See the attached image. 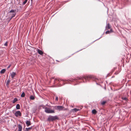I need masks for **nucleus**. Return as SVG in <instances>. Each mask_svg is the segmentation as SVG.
I'll use <instances>...</instances> for the list:
<instances>
[{"mask_svg":"<svg viewBox=\"0 0 131 131\" xmlns=\"http://www.w3.org/2000/svg\"><path fill=\"white\" fill-rule=\"evenodd\" d=\"M43 108L45 109V112L47 113H55L54 110H51L50 107H48L44 106L43 107Z\"/></svg>","mask_w":131,"mask_h":131,"instance_id":"obj_1","label":"nucleus"},{"mask_svg":"<svg viewBox=\"0 0 131 131\" xmlns=\"http://www.w3.org/2000/svg\"><path fill=\"white\" fill-rule=\"evenodd\" d=\"M55 109L59 111L67 110H68L67 108H65L62 106H56L54 107Z\"/></svg>","mask_w":131,"mask_h":131,"instance_id":"obj_2","label":"nucleus"},{"mask_svg":"<svg viewBox=\"0 0 131 131\" xmlns=\"http://www.w3.org/2000/svg\"><path fill=\"white\" fill-rule=\"evenodd\" d=\"M58 117L56 116H49L48 118L47 121H53L54 120L58 119Z\"/></svg>","mask_w":131,"mask_h":131,"instance_id":"obj_3","label":"nucleus"},{"mask_svg":"<svg viewBox=\"0 0 131 131\" xmlns=\"http://www.w3.org/2000/svg\"><path fill=\"white\" fill-rule=\"evenodd\" d=\"M94 77L93 75H89L85 77L84 79L85 80H89L90 79H93Z\"/></svg>","mask_w":131,"mask_h":131,"instance_id":"obj_4","label":"nucleus"},{"mask_svg":"<svg viewBox=\"0 0 131 131\" xmlns=\"http://www.w3.org/2000/svg\"><path fill=\"white\" fill-rule=\"evenodd\" d=\"M15 115L16 117H18V116H21V113L19 111H17L15 113Z\"/></svg>","mask_w":131,"mask_h":131,"instance_id":"obj_5","label":"nucleus"},{"mask_svg":"<svg viewBox=\"0 0 131 131\" xmlns=\"http://www.w3.org/2000/svg\"><path fill=\"white\" fill-rule=\"evenodd\" d=\"M16 13H14L12 14H10L9 15V17L8 18L9 20V21H10L16 15Z\"/></svg>","mask_w":131,"mask_h":131,"instance_id":"obj_6","label":"nucleus"},{"mask_svg":"<svg viewBox=\"0 0 131 131\" xmlns=\"http://www.w3.org/2000/svg\"><path fill=\"white\" fill-rule=\"evenodd\" d=\"M112 29L111 28V26L109 23L107 24L106 26V29L108 30L109 29Z\"/></svg>","mask_w":131,"mask_h":131,"instance_id":"obj_7","label":"nucleus"},{"mask_svg":"<svg viewBox=\"0 0 131 131\" xmlns=\"http://www.w3.org/2000/svg\"><path fill=\"white\" fill-rule=\"evenodd\" d=\"M37 51L38 53L41 55H42L43 54V52L39 49H37Z\"/></svg>","mask_w":131,"mask_h":131,"instance_id":"obj_8","label":"nucleus"},{"mask_svg":"<svg viewBox=\"0 0 131 131\" xmlns=\"http://www.w3.org/2000/svg\"><path fill=\"white\" fill-rule=\"evenodd\" d=\"M113 31L112 29H111L110 30H107L105 32V34H109L110 33L113 32Z\"/></svg>","mask_w":131,"mask_h":131,"instance_id":"obj_9","label":"nucleus"},{"mask_svg":"<svg viewBox=\"0 0 131 131\" xmlns=\"http://www.w3.org/2000/svg\"><path fill=\"white\" fill-rule=\"evenodd\" d=\"M26 123L27 127H28L31 125L30 122V121H27Z\"/></svg>","mask_w":131,"mask_h":131,"instance_id":"obj_10","label":"nucleus"},{"mask_svg":"<svg viewBox=\"0 0 131 131\" xmlns=\"http://www.w3.org/2000/svg\"><path fill=\"white\" fill-rule=\"evenodd\" d=\"M16 75V74L15 73L13 72H12L11 74V76L12 78L13 79Z\"/></svg>","mask_w":131,"mask_h":131,"instance_id":"obj_11","label":"nucleus"},{"mask_svg":"<svg viewBox=\"0 0 131 131\" xmlns=\"http://www.w3.org/2000/svg\"><path fill=\"white\" fill-rule=\"evenodd\" d=\"M18 131H21L22 130V127L20 125H19L18 126Z\"/></svg>","mask_w":131,"mask_h":131,"instance_id":"obj_12","label":"nucleus"},{"mask_svg":"<svg viewBox=\"0 0 131 131\" xmlns=\"http://www.w3.org/2000/svg\"><path fill=\"white\" fill-rule=\"evenodd\" d=\"M72 111H74L75 112H77L79 111V109H77L76 108H74L71 110Z\"/></svg>","mask_w":131,"mask_h":131,"instance_id":"obj_13","label":"nucleus"},{"mask_svg":"<svg viewBox=\"0 0 131 131\" xmlns=\"http://www.w3.org/2000/svg\"><path fill=\"white\" fill-rule=\"evenodd\" d=\"M6 69H3L2 70L0 71V73L2 74L4 73L6 71Z\"/></svg>","mask_w":131,"mask_h":131,"instance_id":"obj_14","label":"nucleus"},{"mask_svg":"<svg viewBox=\"0 0 131 131\" xmlns=\"http://www.w3.org/2000/svg\"><path fill=\"white\" fill-rule=\"evenodd\" d=\"M17 101H18L17 99L16 98H15L13 100V103H14L15 102H16Z\"/></svg>","mask_w":131,"mask_h":131,"instance_id":"obj_15","label":"nucleus"},{"mask_svg":"<svg viewBox=\"0 0 131 131\" xmlns=\"http://www.w3.org/2000/svg\"><path fill=\"white\" fill-rule=\"evenodd\" d=\"M32 128V127L28 128H25V131H29V130L31 129Z\"/></svg>","mask_w":131,"mask_h":131,"instance_id":"obj_16","label":"nucleus"},{"mask_svg":"<svg viewBox=\"0 0 131 131\" xmlns=\"http://www.w3.org/2000/svg\"><path fill=\"white\" fill-rule=\"evenodd\" d=\"M16 108L17 109H20V105L19 104H17L16 105Z\"/></svg>","mask_w":131,"mask_h":131,"instance_id":"obj_17","label":"nucleus"},{"mask_svg":"<svg viewBox=\"0 0 131 131\" xmlns=\"http://www.w3.org/2000/svg\"><path fill=\"white\" fill-rule=\"evenodd\" d=\"M97 111L95 110H92V113L93 114H95L97 113Z\"/></svg>","mask_w":131,"mask_h":131,"instance_id":"obj_18","label":"nucleus"},{"mask_svg":"<svg viewBox=\"0 0 131 131\" xmlns=\"http://www.w3.org/2000/svg\"><path fill=\"white\" fill-rule=\"evenodd\" d=\"M10 82V80H7L6 82V85L7 86L8 85H9V84Z\"/></svg>","mask_w":131,"mask_h":131,"instance_id":"obj_19","label":"nucleus"},{"mask_svg":"<svg viewBox=\"0 0 131 131\" xmlns=\"http://www.w3.org/2000/svg\"><path fill=\"white\" fill-rule=\"evenodd\" d=\"M25 94L24 92L22 93L21 95V96L22 97H25Z\"/></svg>","mask_w":131,"mask_h":131,"instance_id":"obj_20","label":"nucleus"},{"mask_svg":"<svg viewBox=\"0 0 131 131\" xmlns=\"http://www.w3.org/2000/svg\"><path fill=\"white\" fill-rule=\"evenodd\" d=\"M30 99L32 100H34L35 99V97L34 96L32 95H31L30 97Z\"/></svg>","mask_w":131,"mask_h":131,"instance_id":"obj_21","label":"nucleus"},{"mask_svg":"<svg viewBox=\"0 0 131 131\" xmlns=\"http://www.w3.org/2000/svg\"><path fill=\"white\" fill-rule=\"evenodd\" d=\"M16 11V10H11L10 12H9V13H15V12Z\"/></svg>","mask_w":131,"mask_h":131,"instance_id":"obj_22","label":"nucleus"},{"mask_svg":"<svg viewBox=\"0 0 131 131\" xmlns=\"http://www.w3.org/2000/svg\"><path fill=\"white\" fill-rule=\"evenodd\" d=\"M28 0H25V1L23 2V4L24 5L25 4L27 1Z\"/></svg>","mask_w":131,"mask_h":131,"instance_id":"obj_23","label":"nucleus"},{"mask_svg":"<svg viewBox=\"0 0 131 131\" xmlns=\"http://www.w3.org/2000/svg\"><path fill=\"white\" fill-rule=\"evenodd\" d=\"M77 79L76 78H75L74 79H73V80H78V79H81V78L79 77H77Z\"/></svg>","mask_w":131,"mask_h":131,"instance_id":"obj_24","label":"nucleus"},{"mask_svg":"<svg viewBox=\"0 0 131 131\" xmlns=\"http://www.w3.org/2000/svg\"><path fill=\"white\" fill-rule=\"evenodd\" d=\"M106 103V102L105 101H103L102 102L101 104L103 105H104Z\"/></svg>","mask_w":131,"mask_h":131,"instance_id":"obj_25","label":"nucleus"},{"mask_svg":"<svg viewBox=\"0 0 131 131\" xmlns=\"http://www.w3.org/2000/svg\"><path fill=\"white\" fill-rule=\"evenodd\" d=\"M7 42H6L5 43V44H4V45L5 46H7Z\"/></svg>","mask_w":131,"mask_h":131,"instance_id":"obj_26","label":"nucleus"},{"mask_svg":"<svg viewBox=\"0 0 131 131\" xmlns=\"http://www.w3.org/2000/svg\"><path fill=\"white\" fill-rule=\"evenodd\" d=\"M56 100L57 101H58V97L57 96H56Z\"/></svg>","mask_w":131,"mask_h":131,"instance_id":"obj_27","label":"nucleus"},{"mask_svg":"<svg viewBox=\"0 0 131 131\" xmlns=\"http://www.w3.org/2000/svg\"><path fill=\"white\" fill-rule=\"evenodd\" d=\"M123 99L124 100H126L127 99V98L126 97H124Z\"/></svg>","mask_w":131,"mask_h":131,"instance_id":"obj_28","label":"nucleus"},{"mask_svg":"<svg viewBox=\"0 0 131 131\" xmlns=\"http://www.w3.org/2000/svg\"><path fill=\"white\" fill-rule=\"evenodd\" d=\"M10 67V65L8 67V68H9Z\"/></svg>","mask_w":131,"mask_h":131,"instance_id":"obj_29","label":"nucleus"},{"mask_svg":"<svg viewBox=\"0 0 131 131\" xmlns=\"http://www.w3.org/2000/svg\"><path fill=\"white\" fill-rule=\"evenodd\" d=\"M70 56H68V57L67 58L68 59L69 58H70Z\"/></svg>","mask_w":131,"mask_h":131,"instance_id":"obj_30","label":"nucleus"},{"mask_svg":"<svg viewBox=\"0 0 131 131\" xmlns=\"http://www.w3.org/2000/svg\"><path fill=\"white\" fill-rule=\"evenodd\" d=\"M47 105V106H49L48 105Z\"/></svg>","mask_w":131,"mask_h":131,"instance_id":"obj_31","label":"nucleus"}]
</instances>
